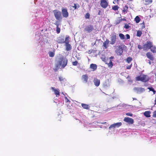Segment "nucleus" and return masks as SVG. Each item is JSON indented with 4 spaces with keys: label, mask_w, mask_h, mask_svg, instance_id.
Here are the masks:
<instances>
[{
    "label": "nucleus",
    "mask_w": 156,
    "mask_h": 156,
    "mask_svg": "<svg viewBox=\"0 0 156 156\" xmlns=\"http://www.w3.org/2000/svg\"><path fill=\"white\" fill-rule=\"evenodd\" d=\"M67 59L64 58L63 57L60 58L55 65V68L54 69V70L55 72L57 71L61 66V68H64L67 66Z\"/></svg>",
    "instance_id": "nucleus-1"
},
{
    "label": "nucleus",
    "mask_w": 156,
    "mask_h": 156,
    "mask_svg": "<svg viewBox=\"0 0 156 156\" xmlns=\"http://www.w3.org/2000/svg\"><path fill=\"white\" fill-rule=\"evenodd\" d=\"M135 79L136 81H141L145 83L148 81L150 78L147 75L142 74L136 77Z\"/></svg>",
    "instance_id": "nucleus-2"
},
{
    "label": "nucleus",
    "mask_w": 156,
    "mask_h": 156,
    "mask_svg": "<svg viewBox=\"0 0 156 156\" xmlns=\"http://www.w3.org/2000/svg\"><path fill=\"white\" fill-rule=\"evenodd\" d=\"M53 12L55 18L57 20V21L58 23V22L61 21L62 19L61 12L58 10H55L53 11Z\"/></svg>",
    "instance_id": "nucleus-3"
},
{
    "label": "nucleus",
    "mask_w": 156,
    "mask_h": 156,
    "mask_svg": "<svg viewBox=\"0 0 156 156\" xmlns=\"http://www.w3.org/2000/svg\"><path fill=\"white\" fill-rule=\"evenodd\" d=\"M125 47H126V46L123 44L119 46L115 50V52L117 54V55H121L123 52V49Z\"/></svg>",
    "instance_id": "nucleus-4"
},
{
    "label": "nucleus",
    "mask_w": 156,
    "mask_h": 156,
    "mask_svg": "<svg viewBox=\"0 0 156 156\" xmlns=\"http://www.w3.org/2000/svg\"><path fill=\"white\" fill-rule=\"evenodd\" d=\"M152 42L151 41H147L143 46V48L144 50L150 49L152 46Z\"/></svg>",
    "instance_id": "nucleus-5"
},
{
    "label": "nucleus",
    "mask_w": 156,
    "mask_h": 156,
    "mask_svg": "<svg viewBox=\"0 0 156 156\" xmlns=\"http://www.w3.org/2000/svg\"><path fill=\"white\" fill-rule=\"evenodd\" d=\"M100 5L104 9H106L108 5V2L106 0H101Z\"/></svg>",
    "instance_id": "nucleus-6"
},
{
    "label": "nucleus",
    "mask_w": 156,
    "mask_h": 156,
    "mask_svg": "<svg viewBox=\"0 0 156 156\" xmlns=\"http://www.w3.org/2000/svg\"><path fill=\"white\" fill-rule=\"evenodd\" d=\"M85 31L88 33H90L94 30L93 25H89L86 27L84 29Z\"/></svg>",
    "instance_id": "nucleus-7"
},
{
    "label": "nucleus",
    "mask_w": 156,
    "mask_h": 156,
    "mask_svg": "<svg viewBox=\"0 0 156 156\" xmlns=\"http://www.w3.org/2000/svg\"><path fill=\"white\" fill-rule=\"evenodd\" d=\"M62 16L65 18H67L69 16V13L67 9L66 8H62Z\"/></svg>",
    "instance_id": "nucleus-8"
},
{
    "label": "nucleus",
    "mask_w": 156,
    "mask_h": 156,
    "mask_svg": "<svg viewBox=\"0 0 156 156\" xmlns=\"http://www.w3.org/2000/svg\"><path fill=\"white\" fill-rule=\"evenodd\" d=\"M122 125V123L121 122L115 123L111 125L109 127V128L111 129L112 128H118L121 126Z\"/></svg>",
    "instance_id": "nucleus-9"
},
{
    "label": "nucleus",
    "mask_w": 156,
    "mask_h": 156,
    "mask_svg": "<svg viewBox=\"0 0 156 156\" xmlns=\"http://www.w3.org/2000/svg\"><path fill=\"white\" fill-rule=\"evenodd\" d=\"M124 121L129 124H132L134 122V120L133 119L128 117H125Z\"/></svg>",
    "instance_id": "nucleus-10"
},
{
    "label": "nucleus",
    "mask_w": 156,
    "mask_h": 156,
    "mask_svg": "<svg viewBox=\"0 0 156 156\" xmlns=\"http://www.w3.org/2000/svg\"><path fill=\"white\" fill-rule=\"evenodd\" d=\"M134 90L137 93L140 94L145 91V89L142 87H135Z\"/></svg>",
    "instance_id": "nucleus-11"
},
{
    "label": "nucleus",
    "mask_w": 156,
    "mask_h": 156,
    "mask_svg": "<svg viewBox=\"0 0 156 156\" xmlns=\"http://www.w3.org/2000/svg\"><path fill=\"white\" fill-rule=\"evenodd\" d=\"M116 38V36L115 34L112 35L111 36V41L110 44H114L115 42Z\"/></svg>",
    "instance_id": "nucleus-12"
},
{
    "label": "nucleus",
    "mask_w": 156,
    "mask_h": 156,
    "mask_svg": "<svg viewBox=\"0 0 156 156\" xmlns=\"http://www.w3.org/2000/svg\"><path fill=\"white\" fill-rule=\"evenodd\" d=\"M51 89L54 91L55 94L57 97L60 95L59 90L58 89H56L54 87H51Z\"/></svg>",
    "instance_id": "nucleus-13"
},
{
    "label": "nucleus",
    "mask_w": 156,
    "mask_h": 156,
    "mask_svg": "<svg viewBox=\"0 0 156 156\" xmlns=\"http://www.w3.org/2000/svg\"><path fill=\"white\" fill-rule=\"evenodd\" d=\"M147 58L151 61H153L154 60V57L151 53L148 52L146 54Z\"/></svg>",
    "instance_id": "nucleus-14"
},
{
    "label": "nucleus",
    "mask_w": 156,
    "mask_h": 156,
    "mask_svg": "<svg viewBox=\"0 0 156 156\" xmlns=\"http://www.w3.org/2000/svg\"><path fill=\"white\" fill-rule=\"evenodd\" d=\"M82 79L85 83L87 82L88 79V76L87 74H85L82 75Z\"/></svg>",
    "instance_id": "nucleus-15"
},
{
    "label": "nucleus",
    "mask_w": 156,
    "mask_h": 156,
    "mask_svg": "<svg viewBox=\"0 0 156 156\" xmlns=\"http://www.w3.org/2000/svg\"><path fill=\"white\" fill-rule=\"evenodd\" d=\"M94 83L96 86L98 87L100 84V80L97 78H95L94 80Z\"/></svg>",
    "instance_id": "nucleus-16"
},
{
    "label": "nucleus",
    "mask_w": 156,
    "mask_h": 156,
    "mask_svg": "<svg viewBox=\"0 0 156 156\" xmlns=\"http://www.w3.org/2000/svg\"><path fill=\"white\" fill-rule=\"evenodd\" d=\"M55 25L56 26V32L57 34H59L60 32V28L58 26L59 24L58 21H56L55 23H54Z\"/></svg>",
    "instance_id": "nucleus-17"
},
{
    "label": "nucleus",
    "mask_w": 156,
    "mask_h": 156,
    "mask_svg": "<svg viewBox=\"0 0 156 156\" xmlns=\"http://www.w3.org/2000/svg\"><path fill=\"white\" fill-rule=\"evenodd\" d=\"M109 43V41L108 40L106 39V41H104L103 43V46L106 49L108 47V45Z\"/></svg>",
    "instance_id": "nucleus-18"
},
{
    "label": "nucleus",
    "mask_w": 156,
    "mask_h": 156,
    "mask_svg": "<svg viewBox=\"0 0 156 156\" xmlns=\"http://www.w3.org/2000/svg\"><path fill=\"white\" fill-rule=\"evenodd\" d=\"M57 41L58 43H65L64 38L61 37H59L58 38Z\"/></svg>",
    "instance_id": "nucleus-19"
},
{
    "label": "nucleus",
    "mask_w": 156,
    "mask_h": 156,
    "mask_svg": "<svg viewBox=\"0 0 156 156\" xmlns=\"http://www.w3.org/2000/svg\"><path fill=\"white\" fill-rule=\"evenodd\" d=\"M97 65L95 64H91L90 65V68L93 69V71L97 69Z\"/></svg>",
    "instance_id": "nucleus-20"
},
{
    "label": "nucleus",
    "mask_w": 156,
    "mask_h": 156,
    "mask_svg": "<svg viewBox=\"0 0 156 156\" xmlns=\"http://www.w3.org/2000/svg\"><path fill=\"white\" fill-rule=\"evenodd\" d=\"M151 113V112L150 111H145L144 113V116H145L146 117L149 118L150 117H151V115H150Z\"/></svg>",
    "instance_id": "nucleus-21"
},
{
    "label": "nucleus",
    "mask_w": 156,
    "mask_h": 156,
    "mask_svg": "<svg viewBox=\"0 0 156 156\" xmlns=\"http://www.w3.org/2000/svg\"><path fill=\"white\" fill-rule=\"evenodd\" d=\"M81 106L84 109H89L90 106L87 104L82 103L81 104Z\"/></svg>",
    "instance_id": "nucleus-22"
},
{
    "label": "nucleus",
    "mask_w": 156,
    "mask_h": 156,
    "mask_svg": "<svg viewBox=\"0 0 156 156\" xmlns=\"http://www.w3.org/2000/svg\"><path fill=\"white\" fill-rule=\"evenodd\" d=\"M146 5H149L152 2V0H143Z\"/></svg>",
    "instance_id": "nucleus-23"
},
{
    "label": "nucleus",
    "mask_w": 156,
    "mask_h": 156,
    "mask_svg": "<svg viewBox=\"0 0 156 156\" xmlns=\"http://www.w3.org/2000/svg\"><path fill=\"white\" fill-rule=\"evenodd\" d=\"M150 49L151 51L153 53H156V47H155V46H153V44L152 45L151 48Z\"/></svg>",
    "instance_id": "nucleus-24"
},
{
    "label": "nucleus",
    "mask_w": 156,
    "mask_h": 156,
    "mask_svg": "<svg viewBox=\"0 0 156 156\" xmlns=\"http://www.w3.org/2000/svg\"><path fill=\"white\" fill-rule=\"evenodd\" d=\"M66 49L67 51H69L71 49V45L69 44H66Z\"/></svg>",
    "instance_id": "nucleus-25"
},
{
    "label": "nucleus",
    "mask_w": 156,
    "mask_h": 156,
    "mask_svg": "<svg viewBox=\"0 0 156 156\" xmlns=\"http://www.w3.org/2000/svg\"><path fill=\"white\" fill-rule=\"evenodd\" d=\"M132 60V58L131 57H129L127 58L126 60V61L128 63H129L131 62Z\"/></svg>",
    "instance_id": "nucleus-26"
},
{
    "label": "nucleus",
    "mask_w": 156,
    "mask_h": 156,
    "mask_svg": "<svg viewBox=\"0 0 156 156\" xmlns=\"http://www.w3.org/2000/svg\"><path fill=\"white\" fill-rule=\"evenodd\" d=\"M134 20L136 23H139L140 21V19L138 16L136 17Z\"/></svg>",
    "instance_id": "nucleus-27"
},
{
    "label": "nucleus",
    "mask_w": 156,
    "mask_h": 156,
    "mask_svg": "<svg viewBox=\"0 0 156 156\" xmlns=\"http://www.w3.org/2000/svg\"><path fill=\"white\" fill-rule=\"evenodd\" d=\"M80 7V5H79V4L77 3L76 4H74V6H73V7L74 8V9H78Z\"/></svg>",
    "instance_id": "nucleus-28"
},
{
    "label": "nucleus",
    "mask_w": 156,
    "mask_h": 156,
    "mask_svg": "<svg viewBox=\"0 0 156 156\" xmlns=\"http://www.w3.org/2000/svg\"><path fill=\"white\" fill-rule=\"evenodd\" d=\"M142 34V31L140 30H138L137 32L136 36L137 37H140Z\"/></svg>",
    "instance_id": "nucleus-29"
},
{
    "label": "nucleus",
    "mask_w": 156,
    "mask_h": 156,
    "mask_svg": "<svg viewBox=\"0 0 156 156\" xmlns=\"http://www.w3.org/2000/svg\"><path fill=\"white\" fill-rule=\"evenodd\" d=\"M147 89H148L150 91H152L153 92V94H154L155 93V90H154V89L152 87H148Z\"/></svg>",
    "instance_id": "nucleus-30"
},
{
    "label": "nucleus",
    "mask_w": 156,
    "mask_h": 156,
    "mask_svg": "<svg viewBox=\"0 0 156 156\" xmlns=\"http://www.w3.org/2000/svg\"><path fill=\"white\" fill-rule=\"evenodd\" d=\"M119 36L120 38L122 40L125 39V37L124 35L120 33L119 34Z\"/></svg>",
    "instance_id": "nucleus-31"
},
{
    "label": "nucleus",
    "mask_w": 156,
    "mask_h": 156,
    "mask_svg": "<svg viewBox=\"0 0 156 156\" xmlns=\"http://www.w3.org/2000/svg\"><path fill=\"white\" fill-rule=\"evenodd\" d=\"M108 67H110V68H111L113 66V64L111 60L110 61L109 63L108 64Z\"/></svg>",
    "instance_id": "nucleus-32"
},
{
    "label": "nucleus",
    "mask_w": 156,
    "mask_h": 156,
    "mask_svg": "<svg viewBox=\"0 0 156 156\" xmlns=\"http://www.w3.org/2000/svg\"><path fill=\"white\" fill-rule=\"evenodd\" d=\"M128 9V7L127 5H125L123 7V10L122 11L123 12L125 13V12H126V11Z\"/></svg>",
    "instance_id": "nucleus-33"
},
{
    "label": "nucleus",
    "mask_w": 156,
    "mask_h": 156,
    "mask_svg": "<svg viewBox=\"0 0 156 156\" xmlns=\"http://www.w3.org/2000/svg\"><path fill=\"white\" fill-rule=\"evenodd\" d=\"M119 7L117 5H115L112 7V9L115 11L118 10Z\"/></svg>",
    "instance_id": "nucleus-34"
},
{
    "label": "nucleus",
    "mask_w": 156,
    "mask_h": 156,
    "mask_svg": "<svg viewBox=\"0 0 156 156\" xmlns=\"http://www.w3.org/2000/svg\"><path fill=\"white\" fill-rule=\"evenodd\" d=\"M49 55L50 57H53L54 55V53L53 52L50 51L49 52Z\"/></svg>",
    "instance_id": "nucleus-35"
},
{
    "label": "nucleus",
    "mask_w": 156,
    "mask_h": 156,
    "mask_svg": "<svg viewBox=\"0 0 156 156\" xmlns=\"http://www.w3.org/2000/svg\"><path fill=\"white\" fill-rule=\"evenodd\" d=\"M69 37H66L65 38V42L66 44H68L69 43Z\"/></svg>",
    "instance_id": "nucleus-36"
},
{
    "label": "nucleus",
    "mask_w": 156,
    "mask_h": 156,
    "mask_svg": "<svg viewBox=\"0 0 156 156\" xmlns=\"http://www.w3.org/2000/svg\"><path fill=\"white\" fill-rule=\"evenodd\" d=\"M90 15L89 13H86L85 15V18L86 19H89L90 18Z\"/></svg>",
    "instance_id": "nucleus-37"
},
{
    "label": "nucleus",
    "mask_w": 156,
    "mask_h": 156,
    "mask_svg": "<svg viewBox=\"0 0 156 156\" xmlns=\"http://www.w3.org/2000/svg\"><path fill=\"white\" fill-rule=\"evenodd\" d=\"M72 65H73V66H76L78 64V62L77 61H76L75 62H72Z\"/></svg>",
    "instance_id": "nucleus-38"
},
{
    "label": "nucleus",
    "mask_w": 156,
    "mask_h": 156,
    "mask_svg": "<svg viewBox=\"0 0 156 156\" xmlns=\"http://www.w3.org/2000/svg\"><path fill=\"white\" fill-rule=\"evenodd\" d=\"M129 27H130V26L127 24H126L124 26V28L127 29H129Z\"/></svg>",
    "instance_id": "nucleus-39"
},
{
    "label": "nucleus",
    "mask_w": 156,
    "mask_h": 156,
    "mask_svg": "<svg viewBox=\"0 0 156 156\" xmlns=\"http://www.w3.org/2000/svg\"><path fill=\"white\" fill-rule=\"evenodd\" d=\"M152 116L154 118L156 117V110L154 112Z\"/></svg>",
    "instance_id": "nucleus-40"
},
{
    "label": "nucleus",
    "mask_w": 156,
    "mask_h": 156,
    "mask_svg": "<svg viewBox=\"0 0 156 156\" xmlns=\"http://www.w3.org/2000/svg\"><path fill=\"white\" fill-rule=\"evenodd\" d=\"M132 64H131L130 65L127 66L126 67V69H131V67H132Z\"/></svg>",
    "instance_id": "nucleus-41"
},
{
    "label": "nucleus",
    "mask_w": 156,
    "mask_h": 156,
    "mask_svg": "<svg viewBox=\"0 0 156 156\" xmlns=\"http://www.w3.org/2000/svg\"><path fill=\"white\" fill-rule=\"evenodd\" d=\"M126 115L127 116H132L133 115V114L130 113H126Z\"/></svg>",
    "instance_id": "nucleus-42"
},
{
    "label": "nucleus",
    "mask_w": 156,
    "mask_h": 156,
    "mask_svg": "<svg viewBox=\"0 0 156 156\" xmlns=\"http://www.w3.org/2000/svg\"><path fill=\"white\" fill-rule=\"evenodd\" d=\"M126 39H130V37L129 34H126Z\"/></svg>",
    "instance_id": "nucleus-43"
},
{
    "label": "nucleus",
    "mask_w": 156,
    "mask_h": 156,
    "mask_svg": "<svg viewBox=\"0 0 156 156\" xmlns=\"http://www.w3.org/2000/svg\"><path fill=\"white\" fill-rule=\"evenodd\" d=\"M138 48L140 50V49H141L142 48H143V47H142V46L141 45L139 44L138 46Z\"/></svg>",
    "instance_id": "nucleus-44"
},
{
    "label": "nucleus",
    "mask_w": 156,
    "mask_h": 156,
    "mask_svg": "<svg viewBox=\"0 0 156 156\" xmlns=\"http://www.w3.org/2000/svg\"><path fill=\"white\" fill-rule=\"evenodd\" d=\"M59 80L60 81H62L63 80V79L62 77H59Z\"/></svg>",
    "instance_id": "nucleus-45"
},
{
    "label": "nucleus",
    "mask_w": 156,
    "mask_h": 156,
    "mask_svg": "<svg viewBox=\"0 0 156 156\" xmlns=\"http://www.w3.org/2000/svg\"><path fill=\"white\" fill-rule=\"evenodd\" d=\"M145 28L144 24H143V26L142 27V29H144Z\"/></svg>",
    "instance_id": "nucleus-46"
},
{
    "label": "nucleus",
    "mask_w": 156,
    "mask_h": 156,
    "mask_svg": "<svg viewBox=\"0 0 156 156\" xmlns=\"http://www.w3.org/2000/svg\"><path fill=\"white\" fill-rule=\"evenodd\" d=\"M101 12V11L100 10H99V12H98V15H100V13Z\"/></svg>",
    "instance_id": "nucleus-47"
},
{
    "label": "nucleus",
    "mask_w": 156,
    "mask_h": 156,
    "mask_svg": "<svg viewBox=\"0 0 156 156\" xmlns=\"http://www.w3.org/2000/svg\"><path fill=\"white\" fill-rule=\"evenodd\" d=\"M114 57L113 56H111V57H110L109 58L110 59H113L114 58Z\"/></svg>",
    "instance_id": "nucleus-48"
},
{
    "label": "nucleus",
    "mask_w": 156,
    "mask_h": 156,
    "mask_svg": "<svg viewBox=\"0 0 156 156\" xmlns=\"http://www.w3.org/2000/svg\"><path fill=\"white\" fill-rule=\"evenodd\" d=\"M149 63V64L151 65V62L150 61H149V62H148Z\"/></svg>",
    "instance_id": "nucleus-49"
},
{
    "label": "nucleus",
    "mask_w": 156,
    "mask_h": 156,
    "mask_svg": "<svg viewBox=\"0 0 156 156\" xmlns=\"http://www.w3.org/2000/svg\"><path fill=\"white\" fill-rule=\"evenodd\" d=\"M155 102H156V98H155Z\"/></svg>",
    "instance_id": "nucleus-50"
},
{
    "label": "nucleus",
    "mask_w": 156,
    "mask_h": 156,
    "mask_svg": "<svg viewBox=\"0 0 156 156\" xmlns=\"http://www.w3.org/2000/svg\"><path fill=\"white\" fill-rule=\"evenodd\" d=\"M126 19H123V20H126Z\"/></svg>",
    "instance_id": "nucleus-51"
},
{
    "label": "nucleus",
    "mask_w": 156,
    "mask_h": 156,
    "mask_svg": "<svg viewBox=\"0 0 156 156\" xmlns=\"http://www.w3.org/2000/svg\"><path fill=\"white\" fill-rule=\"evenodd\" d=\"M66 99H67L68 100V99L66 97L65 98Z\"/></svg>",
    "instance_id": "nucleus-52"
},
{
    "label": "nucleus",
    "mask_w": 156,
    "mask_h": 156,
    "mask_svg": "<svg viewBox=\"0 0 156 156\" xmlns=\"http://www.w3.org/2000/svg\"><path fill=\"white\" fill-rule=\"evenodd\" d=\"M113 3L114 4H115V2H114H114H113Z\"/></svg>",
    "instance_id": "nucleus-53"
},
{
    "label": "nucleus",
    "mask_w": 156,
    "mask_h": 156,
    "mask_svg": "<svg viewBox=\"0 0 156 156\" xmlns=\"http://www.w3.org/2000/svg\"><path fill=\"white\" fill-rule=\"evenodd\" d=\"M106 123V122H105V123H102L104 124Z\"/></svg>",
    "instance_id": "nucleus-54"
},
{
    "label": "nucleus",
    "mask_w": 156,
    "mask_h": 156,
    "mask_svg": "<svg viewBox=\"0 0 156 156\" xmlns=\"http://www.w3.org/2000/svg\"><path fill=\"white\" fill-rule=\"evenodd\" d=\"M62 94H63V92H62Z\"/></svg>",
    "instance_id": "nucleus-55"
},
{
    "label": "nucleus",
    "mask_w": 156,
    "mask_h": 156,
    "mask_svg": "<svg viewBox=\"0 0 156 156\" xmlns=\"http://www.w3.org/2000/svg\"><path fill=\"white\" fill-rule=\"evenodd\" d=\"M133 0H130V1H132Z\"/></svg>",
    "instance_id": "nucleus-56"
},
{
    "label": "nucleus",
    "mask_w": 156,
    "mask_h": 156,
    "mask_svg": "<svg viewBox=\"0 0 156 156\" xmlns=\"http://www.w3.org/2000/svg\"><path fill=\"white\" fill-rule=\"evenodd\" d=\"M117 1H119V0H117Z\"/></svg>",
    "instance_id": "nucleus-57"
}]
</instances>
